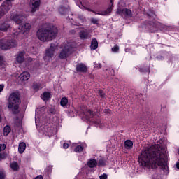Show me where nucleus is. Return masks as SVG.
I'll use <instances>...</instances> for the list:
<instances>
[{"mask_svg":"<svg viewBox=\"0 0 179 179\" xmlns=\"http://www.w3.org/2000/svg\"><path fill=\"white\" fill-rule=\"evenodd\" d=\"M138 162L145 169H157L160 167L164 173H167V150L159 144L151 145L141 152Z\"/></svg>","mask_w":179,"mask_h":179,"instance_id":"f257e3e1","label":"nucleus"},{"mask_svg":"<svg viewBox=\"0 0 179 179\" xmlns=\"http://www.w3.org/2000/svg\"><path fill=\"white\" fill-rule=\"evenodd\" d=\"M58 34V29L54 25H50L46 28H40L36 32V36L43 43H48L54 40Z\"/></svg>","mask_w":179,"mask_h":179,"instance_id":"f03ea898","label":"nucleus"},{"mask_svg":"<svg viewBox=\"0 0 179 179\" xmlns=\"http://www.w3.org/2000/svg\"><path fill=\"white\" fill-rule=\"evenodd\" d=\"M20 104V96L17 92H12L8 99V108L13 114H16L19 110V105Z\"/></svg>","mask_w":179,"mask_h":179,"instance_id":"7ed1b4c3","label":"nucleus"},{"mask_svg":"<svg viewBox=\"0 0 179 179\" xmlns=\"http://www.w3.org/2000/svg\"><path fill=\"white\" fill-rule=\"evenodd\" d=\"M62 50L59 54V58L60 59H66L72 52H73V48H75V43L73 42H65L62 45Z\"/></svg>","mask_w":179,"mask_h":179,"instance_id":"20e7f679","label":"nucleus"},{"mask_svg":"<svg viewBox=\"0 0 179 179\" xmlns=\"http://www.w3.org/2000/svg\"><path fill=\"white\" fill-rule=\"evenodd\" d=\"M26 19V17H24L21 15H14L11 16V20L15 22V24H18V30H21L23 33L29 31L31 28V25L29 23H25L23 24V20Z\"/></svg>","mask_w":179,"mask_h":179,"instance_id":"39448f33","label":"nucleus"},{"mask_svg":"<svg viewBox=\"0 0 179 179\" xmlns=\"http://www.w3.org/2000/svg\"><path fill=\"white\" fill-rule=\"evenodd\" d=\"M58 48V43H50V48H48L45 50V55L43 56V59L45 62L48 64L52 59H54L55 58V56L54 55V52H55V50Z\"/></svg>","mask_w":179,"mask_h":179,"instance_id":"423d86ee","label":"nucleus"},{"mask_svg":"<svg viewBox=\"0 0 179 179\" xmlns=\"http://www.w3.org/2000/svg\"><path fill=\"white\" fill-rule=\"evenodd\" d=\"M86 118L90 122H92V124H96V127L99 128H103V124L99 117L96 115V113L88 110L87 112Z\"/></svg>","mask_w":179,"mask_h":179,"instance_id":"0eeeda50","label":"nucleus"},{"mask_svg":"<svg viewBox=\"0 0 179 179\" xmlns=\"http://www.w3.org/2000/svg\"><path fill=\"white\" fill-rule=\"evenodd\" d=\"M17 46V42L15 39L10 40H1L0 41V48L6 51V50H10Z\"/></svg>","mask_w":179,"mask_h":179,"instance_id":"6e6552de","label":"nucleus"},{"mask_svg":"<svg viewBox=\"0 0 179 179\" xmlns=\"http://www.w3.org/2000/svg\"><path fill=\"white\" fill-rule=\"evenodd\" d=\"M113 2L114 0H110L109 7L106 10L96 12L92 10L88 9L90 12H93L95 15H100L101 16H107V15H110V13L113 11Z\"/></svg>","mask_w":179,"mask_h":179,"instance_id":"1a4fd4ad","label":"nucleus"},{"mask_svg":"<svg viewBox=\"0 0 179 179\" xmlns=\"http://www.w3.org/2000/svg\"><path fill=\"white\" fill-rule=\"evenodd\" d=\"M40 2L41 0H30L29 8L31 13H34L40 9Z\"/></svg>","mask_w":179,"mask_h":179,"instance_id":"9d476101","label":"nucleus"},{"mask_svg":"<svg viewBox=\"0 0 179 179\" xmlns=\"http://www.w3.org/2000/svg\"><path fill=\"white\" fill-rule=\"evenodd\" d=\"M79 37L80 40H90L92 38V34L89 30L83 29L79 31Z\"/></svg>","mask_w":179,"mask_h":179,"instance_id":"9b49d317","label":"nucleus"},{"mask_svg":"<svg viewBox=\"0 0 179 179\" xmlns=\"http://www.w3.org/2000/svg\"><path fill=\"white\" fill-rule=\"evenodd\" d=\"M116 13L117 15H120V16H125V17H131L132 16V11L128 8H118L116 10Z\"/></svg>","mask_w":179,"mask_h":179,"instance_id":"f8f14e48","label":"nucleus"},{"mask_svg":"<svg viewBox=\"0 0 179 179\" xmlns=\"http://www.w3.org/2000/svg\"><path fill=\"white\" fill-rule=\"evenodd\" d=\"M24 55H26L25 51H20L16 56V62L17 64H23L24 62Z\"/></svg>","mask_w":179,"mask_h":179,"instance_id":"ddd939ff","label":"nucleus"},{"mask_svg":"<svg viewBox=\"0 0 179 179\" xmlns=\"http://www.w3.org/2000/svg\"><path fill=\"white\" fill-rule=\"evenodd\" d=\"M20 79L22 82H25L26 80H29L30 79V73L27 71L22 72L20 76Z\"/></svg>","mask_w":179,"mask_h":179,"instance_id":"4468645a","label":"nucleus"},{"mask_svg":"<svg viewBox=\"0 0 179 179\" xmlns=\"http://www.w3.org/2000/svg\"><path fill=\"white\" fill-rule=\"evenodd\" d=\"M150 25L152 26V27L150 28L152 31H157V29H160V27L162 26L160 22L155 21L150 22Z\"/></svg>","mask_w":179,"mask_h":179,"instance_id":"2eb2a0df","label":"nucleus"},{"mask_svg":"<svg viewBox=\"0 0 179 179\" xmlns=\"http://www.w3.org/2000/svg\"><path fill=\"white\" fill-rule=\"evenodd\" d=\"M77 72H87V67L83 63L78 64L76 66Z\"/></svg>","mask_w":179,"mask_h":179,"instance_id":"dca6fc26","label":"nucleus"},{"mask_svg":"<svg viewBox=\"0 0 179 179\" xmlns=\"http://www.w3.org/2000/svg\"><path fill=\"white\" fill-rule=\"evenodd\" d=\"M41 97L43 101H48V100L51 99V93L45 92L43 93V94H41Z\"/></svg>","mask_w":179,"mask_h":179,"instance_id":"f3484780","label":"nucleus"},{"mask_svg":"<svg viewBox=\"0 0 179 179\" xmlns=\"http://www.w3.org/2000/svg\"><path fill=\"white\" fill-rule=\"evenodd\" d=\"M124 146L125 149L131 150L134 147V143L131 140H127L124 141Z\"/></svg>","mask_w":179,"mask_h":179,"instance_id":"a211bd4d","label":"nucleus"},{"mask_svg":"<svg viewBox=\"0 0 179 179\" xmlns=\"http://www.w3.org/2000/svg\"><path fill=\"white\" fill-rule=\"evenodd\" d=\"M8 7H6L4 5H1L0 6V17H2V16L5 15V13H6V12H8Z\"/></svg>","mask_w":179,"mask_h":179,"instance_id":"6ab92c4d","label":"nucleus"},{"mask_svg":"<svg viewBox=\"0 0 179 179\" xmlns=\"http://www.w3.org/2000/svg\"><path fill=\"white\" fill-rule=\"evenodd\" d=\"M87 166L90 169H93L97 166V161L96 159H90L87 162Z\"/></svg>","mask_w":179,"mask_h":179,"instance_id":"aec40b11","label":"nucleus"},{"mask_svg":"<svg viewBox=\"0 0 179 179\" xmlns=\"http://www.w3.org/2000/svg\"><path fill=\"white\" fill-rule=\"evenodd\" d=\"M97 47H99V42L97 39L93 38L91 42V50H97Z\"/></svg>","mask_w":179,"mask_h":179,"instance_id":"412c9836","label":"nucleus"},{"mask_svg":"<svg viewBox=\"0 0 179 179\" xmlns=\"http://www.w3.org/2000/svg\"><path fill=\"white\" fill-rule=\"evenodd\" d=\"M26 150V143H20L18 146V152L19 153L22 154L23 152Z\"/></svg>","mask_w":179,"mask_h":179,"instance_id":"4be33fe9","label":"nucleus"},{"mask_svg":"<svg viewBox=\"0 0 179 179\" xmlns=\"http://www.w3.org/2000/svg\"><path fill=\"white\" fill-rule=\"evenodd\" d=\"M10 167L13 171H17L19 170V164L16 162H13L10 164Z\"/></svg>","mask_w":179,"mask_h":179,"instance_id":"5701e85b","label":"nucleus"},{"mask_svg":"<svg viewBox=\"0 0 179 179\" xmlns=\"http://www.w3.org/2000/svg\"><path fill=\"white\" fill-rule=\"evenodd\" d=\"M15 0H6V2L3 3L2 5L6 6L7 10H10L12 8V2H13Z\"/></svg>","mask_w":179,"mask_h":179,"instance_id":"b1692460","label":"nucleus"},{"mask_svg":"<svg viewBox=\"0 0 179 179\" xmlns=\"http://www.w3.org/2000/svg\"><path fill=\"white\" fill-rule=\"evenodd\" d=\"M33 89L35 90V92H38L41 89H43V85L38 83H35L33 85Z\"/></svg>","mask_w":179,"mask_h":179,"instance_id":"393cba45","label":"nucleus"},{"mask_svg":"<svg viewBox=\"0 0 179 179\" xmlns=\"http://www.w3.org/2000/svg\"><path fill=\"white\" fill-rule=\"evenodd\" d=\"M10 131H11L10 127H9L8 125L5 126L4 129H3L4 136H8V135H9V134H10Z\"/></svg>","mask_w":179,"mask_h":179,"instance_id":"a878e982","label":"nucleus"},{"mask_svg":"<svg viewBox=\"0 0 179 179\" xmlns=\"http://www.w3.org/2000/svg\"><path fill=\"white\" fill-rule=\"evenodd\" d=\"M9 27H10V25H9V24H3L0 27V30L1 31H6V30H8V29H9Z\"/></svg>","mask_w":179,"mask_h":179,"instance_id":"bb28decb","label":"nucleus"},{"mask_svg":"<svg viewBox=\"0 0 179 179\" xmlns=\"http://www.w3.org/2000/svg\"><path fill=\"white\" fill-rule=\"evenodd\" d=\"M68 104V99L66 97H64L60 101V105L62 107H66V106Z\"/></svg>","mask_w":179,"mask_h":179,"instance_id":"cd10ccee","label":"nucleus"},{"mask_svg":"<svg viewBox=\"0 0 179 179\" xmlns=\"http://www.w3.org/2000/svg\"><path fill=\"white\" fill-rule=\"evenodd\" d=\"M60 15H66L68 13V8L65 7H60L59 9Z\"/></svg>","mask_w":179,"mask_h":179,"instance_id":"c85d7f7f","label":"nucleus"},{"mask_svg":"<svg viewBox=\"0 0 179 179\" xmlns=\"http://www.w3.org/2000/svg\"><path fill=\"white\" fill-rule=\"evenodd\" d=\"M83 149H84L83 145H78L74 149V152H76V153H80V152L83 151Z\"/></svg>","mask_w":179,"mask_h":179,"instance_id":"c756f323","label":"nucleus"},{"mask_svg":"<svg viewBox=\"0 0 179 179\" xmlns=\"http://www.w3.org/2000/svg\"><path fill=\"white\" fill-rule=\"evenodd\" d=\"M6 178V172L3 169H0V179Z\"/></svg>","mask_w":179,"mask_h":179,"instance_id":"7c9ffc66","label":"nucleus"},{"mask_svg":"<svg viewBox=\"0 0 179 179\" xmlns=\"http://www.w3.org/2000/svg\"><path fill=\"white\" fill-rule=\"evenodd\" d=\"M120 50V47L118 45H115L113 48H112V51L113 52H118V50Z\"/></svg>","mask_w":179,"mask_h":179,"instance_id":"2f4dec72","label":"nucleus"},{"mask_svg":"<svg viewBox=\"0 0 179 179\" xmlns=\"http://www.w3.org/2000/svg\"><path fill=\"white\" fill-rule=\"evenodd\" d=\"M94 68H97V69H100V68H101V64L97 63V62H94Z\"/></svg>","mask_w":179,"mask_h":179,"instance_id":"473e14b6","label":"nucleus"},{"mask_svg":"<svg viewBox=\"0 0 179 179\" xmlns=\"http://www.w3.org/2000/svg\"><path fill=\"white\" fill-rule=\"evenodd\" d=\"M6 149V145L5 144H0V152L5 150Z\"/></svg>","mask_w":179,"mask_h":179,"instance_id":"72a5a7b5","label":"nucleus"},{"mask_svg":"<svg viewBox=\"0 0 179 179\" xmlns=\"http://www.w3.org/2000/svg\"><path fill=\"white\" fill-rule=\"evenodd\" d=\"M106 164V162L103 159H100L98 163V166H104Z\"/></svg>","mask_w":179,"mask_h":179,"instance_id":"f704fd0d","label":"nucleus"},{"mask_svg":"<svg viewBox=\"0 0 179 179\" xmlns=\"http://www.w3.org/2000/svg\"><path fill=\"white\" fill-rule=\"evenodd\" d=\"M107 178H108V176L106 173H103L99 176V179H107Z\"/></svg>","mask_w":179,"mask_h":179,"instance_id":"c9c22d12","label":"nucleus"},{"mask_svg":"<svg viewBox=\"0 0 179 179\" xmlns=\"http://www.w3.org/2000/svg\"><path fill=\"white\" fill-rule=\"evenodd\" d=\"M91 22H92V23H93V24H97V19H96V18H92L91 19Z\"/></svg>","mask_w":179,"mask_h":179,"instance_id":"e433bc0d","label":"nucleus"},{"mask_svg":"<svg viewBox=\"0 0 179 179\" xmlns=\"http://www.w3.org/2000/svg\"><path fill=\"white\" fill-rule=\"evenodd\" d=\"M153 179H162V175H154L152 177Z\"/></svg>","mask_w":179,"mask_h":179,"instance_id":"4c0bfd02","label":"nucleus"},{"mask_svg":"<svg viewBox=\"0 0 179 179\" xmlns=\"http://www.w3.org/2000/svg\"><path fill=\"white\" fill-rule=\"evenodd\" d=\"M49 113H50V114H55V113H56L55 109L52 108H50Z\"/></svg>","mask_w":179,"mask_h":179,"instance_id":"58836bf2","label":"nucleus"},{"mask_svg":"<svg viewBox=\"0 0 179 179\" xmlns=\"http://www.w3.org/2000/svg\"><path fill=\"white\" fill-rule=\"evenodd\" d=\"M3 89H5V85L0 84V93H1V92L3 91Z\"/></svg>","mask_w":179,"mask_h":179,"instance_id":"ea45409f","label":"nucleus"},{"mask_svg":"<svg viewBox=\"0 0 179 179\" xmlns=\"http://www.w3.org/2000/svg\"><path fill=\"white\" fill-rule=\"evenodd\" d=\"M0 65H3V56L0 55Z\"/></svg>","mask_w":179,"mask_h":179,"instance_id":"a19ab883","label":"nucleus"},{"mask_svg":"<svg viewBox=\"0 0 179 179\" xmlns=\"http://www.w3.org/2000/svg\"><path fill=\"white\" fill-rule=\"evenodd\" d=\"M63 148H64V149H68V148H69V144L64 143L63 144Z\"/></svg>","mask_w":179,"mask_h":179,"instance_id":"79ce46f5","label":"nucleus"},{"mask_svg":"<svg viewBox=\"0 0 179 179\" xmlns=\"http://www.w3.org/2000/svg\"><path fill=\"white\" fill-rule=\"evenodd\" d=\"M148 15L152 16V17H153V16H155V12L153 10H152L150 13H148Z\"/></svg>","mask_w":179,"mask_h":179,"instance_id":"37998d69","label":"nucleus"},{"mask_svg":"<svg viewBox=\"0 0 179 179\" xmlns=\"http://www.w3.org/2000/svg\"><path fill=\"white\" fill-rule=\"evenodd\" d=\"M99 96L103 99L104 98V92L103 91H99Z\"/></svg>","mask_w":179,"mask_h":179,"instance_id":"c03bdc74","label":"nucleus"},{"mask_svg":"<svg viewBox=\"0 0 179 179\" xmlns=\"http://www.w3.org/2000/svg\"><path fill=\"white\" fill-rule=\"evenodd\" d=\"M35 179H43V176L39 175Z\"/></svg>","mask_w":179,"mask_h":179,"instance_id":"a18cd8bd","label":"nucleus"},{"mask_svg":"<svg viewBox=\"0 0 179 179\" xmlns=\"http://www.w3.org/2000/svg\"><path fill=\"white\" fill-rule=\"evenodd\" d=\"M78 19H80V20H81L82 23H83V22H85V18H83V17H79Z\"/></svg>","mask_w":179,"mask_h":179,"instance_id":"49530a36","label":"nucleus"},{"mask_svg":"<svg viewBox=\"0 0 179 179\" xmlns=\"http://www.w3.org/2000/svg\"><path fill=\"white\" fill-rule=\"evenodd\" d=\"M80 114H83V115H85V111L83 110L80 111Z\"/></svg>","mask_w":179,"mask_h":179,"instance_id":"de8ad7c7","label":"nucleus"},{"mask_svg":"<svg viewBox=\"0 0 179 179\" xmlns=\"http://www.w3.org/2000/svg\"><path fill=\"white\" fill-rule=\"evenodd\" d=\"M0 122H2V115L0 114Z\"/></svg>","mask_w":179,"mask_h":179,"instance_id":"09e8293b","label":"nucleus"},{"mask_svg":"<svg viewBox=\"0 0 179 179\" xmlns=\"http://www.w3.org/2000/svg\"><path fill=\"white\" fill-rule=\"evenodd\" d=\"M0 159H4L3 155H1V153H0Z\"/></svg>","mask_w":179,"mask_h":179,"instance_id":"8fccbe9b","label":"nucleus"},{"mask_svg":"<svg viewBox=\"0 0 179 179\" xmlns=\"http://www.w3.org/2000/svg\"><path fill=\"white\" fill-rule=\"evenodd\" d=\"M176 168L179 170V162L176 163Z\"/></svg>","mask_w":179,"mask_h":179,"instance_id":"3c124183","label":"nucleus"},{"mask_svg":"<svg viewBox=\"0 0 179 179\" xmlns=\"http://www.w3.org/2000/svg\"><path fill=\"white\" fill-rule=\"evenodd\" d=\"M19 35V32H14V36H18Z\"/></svg>","mask_w":179,"mask_h":179,"instance_id":"603ef678","label":"nucleus"},{"mask_svg":"<svg viewBox=\"0 0 179 179\" xmlns=\"http://www.w3.org/2000/svg\"><path fill=\"white\" fill-rule=\"evenodd\" d=\"M110 112H111V110L110 109L106 110V113H110Z\"/></svg>","mask_w":179,"mask_h":179,"instance_id":"864d4df0","label":"nucleus"},{"mask_svg":"<svg viewBox=\"0 0 179 179\" xmlns=\"http://www.w3.org/2000/svg\"><path fill=\"white\" fill-rule=\"evenodd\" d=\"M157 59H163V57H157Z\"/></svg>","mask_w":179,"mask_h":179,"instance_id":"5fc2aeb1","label":"nucleus"},{"mask_svg":"<svg viewBox=\"0 0 179 179\" xmlns=\"http://www.w3.org/2000/svg\"><path fill=\"white\" fill-rule=\"evenodd\" d=\"M29 61H33V59L29 58Z\"/></svg>","mask_w":179,"mask_h":179,"instance_id":"6e6d98bb","label":"nucleus"},{"mask_svg":"<svg viewBox=\"0 0 179 179\" xmlns=\"http://www.w3.org/2000/svg\"><path fill=\"white\" fill-rule=\"evenodd\" d=\"M163 27H164V29H166V26H163Z\"/></svg>","mask_w":179,"mask_h":179,"instance_id":"4d7b16f0","label":"nucleus"},{"mask_svg":"<svg viewBox=\"0 0 179 179\" xmlns=\"http://www.w3.org/2000/svg\"><path fill=\"white\" fill-rule=\"evenodd\" d=\"M80 3H82V1H80Z\"/></svg>","mask_w":179,"mask_h":179,"instance_id":"13d9d810","label":"nucleus"},{"mask_svg":"<svg viewBox=\"0 0 179 179\" xmlns=\"http://www.w3.org/2000/svg\"><path fill=\"white\" fill-rule=\"evenodd\" d=\"M80 3H82V1H80Z\"/></svg>","mask_w":179,"mask_h":179,"instance_id":"bf43d9fd","label":"nucleus"},{"mask_svg":"<svg viewBox=\"0 0 179 179\" xmlns=\"http://www.w3.org/2000/svg\"><path fill=\"white\" fill-rule=\"evenodd\" d=\"M141 72H142V69H140Z\"/></svg>","mask_w":179,"mask_h":179,"instance_id":"052dcab7","label":"nucleus"},{"mask_svg":"<svg viewBox=\"0 0 179 179\" xmlns=\"http://www.w3.org/2000/svg\"><path fill=\"white\" fill-rule=\"evenodd\" d=\"M1 1H2V0H0V2H1Z\"/></svg>","mask_w":179,"mask_h":179,"instance_id":"680f3d73","label":"nucleus"}]
</instances>
